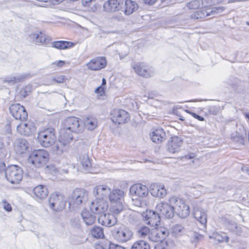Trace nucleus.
Instances as JSON below:
<instances>
[{"label":"nucleus","instance_id":"nucleus-1","mask_svg":"<svg viewBox=\"0 0 249 249\" xmlns=\"http://www.w3.org/2000/svg\"><path fill=\"white\" fill-rule=\"evenodd\" d=\"M89 196L88 192L85 189H74L69 198L70 207L73 210L84 207L89 200Z\"/></svg>","mask_w":249,"mask_h":249},{"label":"nucleus","instance_id":"nucleus-2","mask_svg":"<svg viewBox=\"0 0 249 249\" xmlns=\"http://www.w3.org/2000/svg\"><path fill=\"white\" fill-rule=\"evenodd\" d=\"M49 154L44 149L35 150L32 152L28 159V162L37 168L44 166L49 160Z\"/></svg>","mask_w":249,"mask_h":249},{"label":"nucleus","instance_id":"nucleus-3","mask_svg":"<svg viewBox=\"0 0 249 249\" xmlns=\"http://www.w3.org/2000/svg\"><path fill=\"white\" fill-rule=\"evenodd\" d=\"M37 139L40 145L44 147H50L56 141L55 131L53 128L48 127L38 134Z\"/></svg>","mask_w":249,"mask_h":249},{"label":"nucleus","instance_id":"nucleus-4","mask_svg":"<svg viewBox=\"0 0 249 249\" xmlns=\"http://www.w3.org/2000/svg\"><path fill=\"white\" fill-rule=\"evenodd\" d=\"M169 203L174 206L176 214L180 218H184L189 215L190 208L182 199L173 196L169 198Z\"/></svg>","mask_w":249,"mask_h":249},{"label":"nucleus","instance_id":"nucleus-5","mask_svg":"<svg viewBox=\"0 0 249 249\" xmlns=\"http://www.w3.org/2000/svg\"><path fill=\"white\" fill-rule=\"evenodd\" d=\"M5 177L11 183L18 184L23 178V170L21 167L17 165H11L6 168Z\"/></svg>","mask_w":249,"mask_h":249},{"label":"nucleus","instance_id":"nucleus-6","mask_svg":"<svg viewBox=\"0 0 249 249\" xmlns=\"http://www.w3.org/2000/svg\"><path fill=\"white\" fill-rule=\"evenodd\" d=\"M112 235L118 242L126 243L131 240L133 236V232L129 228L123 226L116 227L113 231Z\"/></svg>","mask_w":249,"mask_h":249},{"label":"nucleus","instance_id":"nucleus-7","mask_svg":"<svg viewBox=\"0 0 249 249\" xmlns=\"http://www.w3.org/2000/svg\"><path fill=\"white\" fill-rule=\"evenodd\" d=\"M48 201L50 208L55 212L61 211L66 206L65 196L59 193L52 194Z\"/></svg>","mask_w":249,"mask_h":249},{"label":"nucleus","instance_id":"nucleus-8","mask_svg":"<svg viewBox=\"0 0 249 249\" xmlns=\"http://www.w3.org/2000/svg\"><path fill=\"white\" fill-rule=\"evenodd\" d=\"M64 127L75 133L82 132L84 130L83 123L79 118L73 116L68 117L65 119Z\"/></svg>","mask_w":249,"mask_h":249},{"label":"nucleus","instance_id":"nucleus-9","mask_svg":"<svg viewBox=\"0 0 249 249\" xmlns=\"http://www.w3.org/2000/svg\"><path fill=\"white\" fill-rule=\"evenodd\" d=\"M223 7H214L212 9L208 8L206 10L196 11L192 15L191 18L194 19H199L210 16H214L215 14L220 13L224 10Z\"/></svg>","mask_w":249,"mask_h":249},{"label":"nucleus","instance_id":"nucleus-10","mask_svg":"<svg viewBox=\"0 0 249 249\" xmlns=\"http://www.w3.org/2000/svg\"><path fill=\"white\" fill-rule=\"evenodd\" d=\"M156 211L160 212V217L163 216L168 219H171L174 216L175 211L174 206L169 203L161 202L159 203L156 208Z\"/></svg>","mask_w":249,"mask_h":249},{"label":"nucleus","instance_id":"nucleus-11","mask_svg":"<svg viewBox=\"0 0 249 249\" xmlns=\"http://www.w3.org/2000/svg\"><path fill=\"white\" fill-rule=\"evenodd\" d=\"M129 119L128 113L123 109H114L111 112V121L116 124L125 123Z\"/></svg>","mask_w":249,"mask_h":249},{"label":"nucleus","instance_id":"nucleus-12","mask_svg":"<svg viewBox=\"0 0 249 249\" xmlns=\"http://www.w3.org/2000/svg\"><path fill=\"white\" fill-rule=\"evenodd\" d=\"M142 217L145 223L152 227L158 226L160 222V216L157 211L147 210L143 213Z\"/></svg>","mask_w":249,"mask_h":249},{"label":"nucleus","instance_id":"nucleus-13","mask_svg":"<svg viewBox=\"0 0 249 249\" xmlns=\"http://www.w3.org/2000/svg\"><path fill=\"white\" fill-rule=\"evenodd\" d=\"M9 110L11 114L17 120L24 121L28 118V114L25 107L19 104L11 105Z\"/></svg>","mask_w":249,"mask_h":249},{"label":"nucleus","instance_id":"nucleus-14","mask_svg":"<svg viewBox=\"0 0 249 249\" xmlns=\"http://www.w3.org/2000/svg\"><path fill=\"white\" fill-rule=\"evenodd\" d=\"M89 207L92 213L97 214H101L107 210L108 202L106 200L96 198L94 201L91 203Z\"/></svg>","mask_w":249,"mask_h":249},{"label":"nucleus","instance_id":"nucleus-15","mask_svg":"<svg viewBox=\"0 0 249 249\" xmlns=\"http://www.w3.org/2000/svg\"><path fill=\"white\" fill-rule=\"evenodd\" d=\"M132 67L140 76L147 78L151 76L153 74V69L144 63H134Z\"/></svg>","mask_w":249,"mask_h":249},{"label":"nucleus","instance_id":"nucleus-16","mask_svg":"<svg viewBox=\"0 0 249 249\" xmlns=\"http://www.w3.org/2000/svg\"><path fill=\"white\" fill-rule=\"evenodd\" d=\"M111 191V189L107 185H100L94 188L93 193L96 198L107 201Z\"/></svg>","mask_w":249,"mask_h":249},{"label":"nucleus","instance_id":"nucleus-17","mask_svg":"<svg viewBox=\"0 0 249 249\" xmlns=\"http://www.w3.org/2000/svg\"><path fill=\"white\" fill-rule=\"evenodd\" d=\"M107 62L105 57H96L92 59L86 64L87 68L91 71H99L105 68Z\"/></svg>","mask_w":249,"mask_h":249},{"label":"nucleus","instance_id":"nucleus-18","mask_svg":"<svg viewBox=\"0 0 249 249\" xmlns=\"http://www.w3.org/2000/svg\"><path fill=\"white\" fill-rule=\"evenodd\" d=\"M124 0H108L104 4V9L107 12H115L123 9Z\"/></svg>","mask_w":249,"mask_h":249},{"label":"nucleus","instance_id":"nucleus-19","mask_svg":"<svg viewBox=\"0 0 249 249\" xmlns=\"http://www.w3.org/2000/svg\"><path fill=\"white\" fill-rule=\"evenodd\" d=\"M98 223L106 227H111L115 225L117 222V217L112 213L101 214L98 218Z\"/></svg>","mask_w":249,"mask_h":249},{"label":"nucleus","instance_id":"nucleus-20","mask_svg":"<svg viewBox=\"0 0 249 249\" xmlns=\"http://www.w3.org/2000/svg\"><path fill=\"white\" fill-rule=\"evenodd\" d=\"M183 142L178 137H174L171 138L167 144V150L168 152L172 154L178 152L181 149Z\"/></svg>","mask_w":249,"mask_h":249},{"label":"nucleus","instance_id":"nucleus-21","mask_svg":"<svg viewBox=\"0 0 249 249\" xmlns=\"http://www.w3.org/2000/svg\"><path fill=\"white\" fill-rule=\"evenodd\" d=\"M130 193L133 196L135 195L140 197L147 196L148 194L147 187L142 184H136L133 185L130 188Z\"/></svg>","mask_w":249,"mask_h":249},{"label":"nucleus","instance_id":"nucleus-22","mask_svg":"<svg viewBox=\"0 0 249 249\" xmlns=\"http://www.w3.org/2000/svg\"><path fill=\"white\" fill-rule=\"evenodd\" d=\"M30 38L35 42L36 44L45 46H47L51 40V38L49 36L41 32L31 34Z\"/></svg>","mask_w":249,"mask_h":249},{"label":"nucleus","instance_id":"nucleus-23","mask_svg":"<svg viewBox=\"0 0 249 249\" xmlns=\"http://www.w3.org/2000/svg\"><path fill=\"white\" fill-rule=\"evenodd\" d=\"M34 197L38 201L44 199L48 195V191L46 186L39 185L33 189Z\"/></svg>","mask_w":249,"mask_h":249},{"label":"nucleus","instance_id":"nucleus-24","mask_svg":"<svg viewBox=\"0 0 249 249\" xmlns=\"http://www.w3.org/2000/svg\"><path fill=\"white\" fill-rule=\"evenodd\" d=\"M17 131L21 135L29 136L32 134L35 130L34 126L31 124L21 123L17 127Z\"/></svg>","mask_w":249,"mask_h":249},{"label":"nucleus","instance_id":"nucleus-25","mask_svg":"<svg viewBox=\"0 0 249 249\" xmlns=\"http://www.w3.org/2000/svg\"><path fill=\"white\" fill-rule=\"evenodd\" d=\"M239 130L240 131H236L231 134V139L233 142L238 145H243L244 144L246 133L245 130L243 127L242 129H240Z\"/></svg>","mask_w":249,"mask_h":249},{"label":"nucleus","instance_id":"nucleus-26","mask_svg":"<svg viewBox=\"0 0 249 249\" xmlns=\"http://www.w3.org/2000/svg\"><path fill=\"white\" fill-rule=\"evenodd\" d=\"M150 189L151 194L154 197L162 198L166 195V191L163 185L153 183L150 185Z\"/></svg>","mask_w":249,"mask_h":249},{"label":"nucleus","instance_id":"nucleus-27","mask_svg":"<svg viewBox=\"0 0 249 249\" xmlns=\"http://www.w3.org/2000/svg\"><path fill=\"white\" fill-rule=\"evenodd\" d=\"M29 147L28 142L23 139H18L14 143V149L18 154L25 153Z\"/></svg>","mask_w":249,"mask_h":249},{"label":"nucleus","instance_id":"nucleus-28","mask_svg":"<svg viewBox=\"0 0 249 249\" xmlns=\"http://www.w3.org/2000/svg\"><path fill=\"white\" fill-rule=\"evenodd\" d=\"M124 192L120 189H114L111 191L108 197L109 201L112 203L124 202Z\"/></svg>","mask_w":249,"mask_h":249},{"label":"nucleus","instance_id":"nucleus-29","mask_svg":"<svg viewBox=\"0 0 249 249\" xmlns=\"http://www.w3.org/2000/svg\"><path fill=\"white\" fill-rule=\"evenodd\" d=\"M124 8L122 10L126 15H130L135 12L138 8V4L131 0H124Z\"/></svg>","mask_w":249,"mask_h":249},{"label":"nucleus","instance_id":"nucleus-30","mask_svg":"<svg viewBox=\"0 0 249 249\" xmlns=\"http://www.w3.org/2000/svg\"><path fill=\"white\" fill-rule=\"evenodd\" d=\"M195 218L204 227H205L207 221V215L206 212L200 208L195 209Z\"/></svg>","mask_w":249,"mask_h":249},{"label":"nucleus","instance_id":"nucleus-31","mask_svg":"<svg viewBox=\"0 0 249 249\" xmlns=\"http://www.w3.org/2000/svg\"><path fill=\"white\" fill-rule=\"evenodd\" d=\"M151 140L154 142L160 143L166 139V134L163 129L159 128L152 132Z\"/></svg>","mask_w":249,"mask_h":249},{"label":"nucleus","instance_id":"nucleus-32","mask_svg":"<svg viewBox=\"0 0 249 249\" xmlns=\"http://www.w3.org/2000/svg\"><path fill=\"white\" fill-rule=\"evenodd\" d=\"M72 133L70 130H67V129L63 127L60 130L59 140L61 141V142H63L64 144L67 145L73 139Z\"/></svg>","mask_w":249,"mask_h":249},{"label":"nucleus","instance_id":"nucleus-33","mask_svg":"<svg viewBox=\"0 0 249 249\" xmlns=\"http://www.w3.org/2000/svg\"><path fill=\"white\" fill-rule=\"evenodd\" d=\"M83 124L89 130H93L96 128L98 125L97 119L92 116L87 117L84 121Z\"/></svg>","mask_w":249,"mask_h":249},{"label":"nucleus","instance_id":"nucleus-34","mask_svg":"<svg viewBox=\"0 0 249 249\" xmlns=\"http://www.w3.org/2000/svg\"><path fill=\"white\" fill-rule=\"evenodd\" d=\"M89 235L96 239H102L105 236L104 229L100 226H94L90 228Z\"/></svg>","mask_w":249,"mask_h":249},{"label":"nucleus","instance_id":"nucleus-35","mask_svg":"<svg viewBox=\"0 0 249 249\" xmlns=\"http://www.w3.org/2000/svg\"><path fill=\"white\" fill-rule=\"evenodd\" d=\"M81 215L83 221L87 225H91L95 221V216L86 210H83Z\"/></svg>","mask_w":249,"mask_h":249},{"label":"nucleus","instance_id":"nucleus-36","mask_svg":"<svg viewBox=\"0 0 249 249\" xmlns=\"http://www.w3.org/2000/svg\"><path fill=\"white\" fill-rule=\"evenodd\" d=\"M170 232L172 236L178 238L184 234L185 230L181 225L176 224L171 227Z\"/></svg>","mask_w":249,"mask_h":249},{"label":"nucleus","instance_id":"nucleus-37","mask_svg":"<svg viewBox=\"0 0 249 249\" xmlns=\"http://www.w3.org/2000/svg\"><path fill=\"white\" fill-rule=\"evenodd\" d=\"M80 165L82 169L85 171H89L91 166V164L88 155L86 154L81 156L79 157Z\"/></svg>","mask_w":249,"mask_h":249},{"label":"nucleus","instance_id":"nucleus-38","mask_svg":"<svg viewBox=\"0 0 249 249\" xmlns=\"http://www.w3.org/2000/svg\"><path fill=\"white\" fill-rule=\"evenodd\" d=\"M74 46V43L67 41H57L52 43V47L59 49L65 50Z\"/></svg>","mask_w":249,"mask_h":249},{"label":"nucleus","instance_id":"nucleus-39","mask_svg":"<svg viewBox=\"0 0 249 249\" xmlns=\"http://www.w3.org/2000/svg\"><path fill=\"white\" fill-rule=\"evenodd\" d=\"M67 144H64L63 142H61L59 140L58 142H55L52 145V151L57 155H61L65 149Z\"/></svg>","mask_w":249,"mask_h":249},{"label":"nucleus","instance_id":"nucleus-40","mask_svg":"<svg viewBox=\"0 0 249 249\" xmlns=\"http://www.w3.org/2000/svg\"><path fill=\"white\" fill-rule=\"evenodd\" d=\"M29 74H21L16 76H13L7 78L4 81L11 85H13L16 83L21 82L26 79Z\"/></svg>","mask_w":249,"mask_h":249},{"label":"nucleus","instance_id":"nucleus-41","mask_svg":"<svg viewBox=\"0 0 249 249\" xmlns=\"http://www.w3.org/2000/svg\"><path fill=\"white\" fill-rule=\"evenodd\" d=\"M210 238L214 239L218 243H221L225 241L227 243L229 241V237L227 234L224 232H213Z\"/></svg>","mask_w":249,"mask_h":249},{"label":"nucleus","instance_id":"nucleus-42","mask_svg":"<svg viewBox=\"0 0 249 249\" xmlns=\"http://www.w3.org/2000/svg\"><path fill=\"white\" fill-rule=\"evenodd\" d=\"M131 249H150L149 244L145 240H140L135 242Z\"/></svg>","mask_w":249,"mask_h":249},{"label":"nucleus","instance_id":"nucleus-43","mask_svg":"<svg viewBox=\"0 0 249 249\" xmlns=\"http://www.w3.org/2000/svg\"><path fill=\"white\" fill-rule=\"evenodd\" d=\"M159 233L157 228L152 229L150 231V233L148 235L149 240L153 242H162V241Z\"/></svg>","mask_w":249,"mask_h":249},{"label":"nucleus","instance_id":"nucleus-44","mask_svg":"<svg viewBox=\"0 0 249 249\" xmlns=\"http://www.w3.org/2000/svg\"><path fill=\"white\" fill-rule=\"evenodd\" d=\"M123 203L120 202V203H115L112 208V212L113 214L116 216L117 215L119 214L124 210Z\"/></svg>","mask_w":249,"mask_h":249},{"label":"nucleus","instance_id":"nucleus-45","mask_svg":"<svg viewBox=\"0 0 249 249\" xmlns=\"http://www.w3.org/2000/svg\"><path fill=\"white\" fill-rule=\"evenodd\" d=\"M151 231L150 229L146 226L141 227L138 231V235L141 238H145L146 236L148 237L149 234L150 233Z\"/></svg>","mask_w":249,"mask_h":249},{"label":"nucleus","instance_id":"nucleus-46","mask_svg":"<svg viewBox=\"0 0 249 249\" xmlns=\"http://www.w3.org/2000/svg\"><path fill=\"white\" fill-rule=\"evenodd\" d=\"M32 86L29 84L25 86L23 88L21 89L19 93L20 97L22 98H25L32 91Z\"/></svg>","mask_w":249,"mask_h":249},{"label":"nucleus","instance_id":"nucleus-47","mask_svg":"<svg viewBox=\"0 0 249 249\" xmlns=\"http://www.w3.org/2000/svg\"><path fill=\"white\" fill-rule=\"evenodd\" d=\"M157 228L159 233V234L160 235L162 241H163L168 236L169 232L165 227H157Z\"/></svg>","mask_w":249,"mask_h":249},{"label":"nucleus","instance_id":"nucleus-48","mask_svg":"<svg viewBox=\"0 0 249 249\" xmlns=\"http://www.w3.org/2000/svg\"><path fill=\"white\" fill-rule=\"evenodd\" d=\"M65 78L64 76H58L56 77H54L52 78L50 80L48 81L47 85H53L54 82H56L57 83H62L64 82Z\"/></svg>","mask_w":249,"mask_h":249},{"label":"nucleus","instance_id":"nucleus-49","mask_svg":"<svg viewBox=\"0 0 249 249\" xmlns=\"http://www.w3.org/2000/svg\"><path fill=\"white\" fill-rule=\"evenodd\" d=\"M200 6V0H194L188 2L187 7L190 9H196Z\"/></svg>","mask_w":249,"mask_h":249},{"label":"nucleus","instance_id":"nucleus-50","mask_svg":"<svg viewBox=\"0 0 249 249\" xmlns=\"http://www.w3.org/2000/svg\"><path fill=\"white\" fill-rule=\"evenodd\" d=\"M110 242L108 241H104L100 244L95 245V249H109Z\"/></svg>","mask_w":249,"mask_h":249},{"label":"nucleus","instance_id":"nucleus-51","mask_svg":"<svg viewBox=\"0 0 249 249\" xmlns=\"http://www.w3.org/2000/svg\"><path fill=\"white\" fill-rule=\"evenodd\" d=\"M3 208L7 212H11L12 211V207L10 204L8 203L5 200H3L1 202Z\"/></svg>","mask_w":249,"mask_h":249},{"label":"nucleus","instance_id":"nucleus-52","mask_svg":"<svg viewBox=\"0 0 249 249\" xmlns=\"http://www.w3.org/2000/svg\"><path fill=\"white\" fill-rule=\"evenodd\" d=\"M190 234L193 236L194 241H198L200 238L201 237V235L196 232H191Z\"/></svg>","mask_w":249,"mask_h":249},{"label":"nucleus","instance_id":"nucleus-53","mask_svg":"<svg viewBox=\"0 0 249 249\" xmlns=\"http://www.w3.org/2000/svg\"><path fill=\"white\" fill-rule=\"evenodd\" d=\"M110 248H109V249H125V248L121 246L114 244L112 243H110Z\"/></svg>","mask_w":249,"mask_h":249},{"label":"nucleus","instance_id":"nucleus-54","mask_svg":"<svg viewBox=\"0 0 249 249\" xmlns=\"http://www.w3.org/2000/svg\"><path fill=\"white\" fill-rule=\"evenodd\" d=\"M95 92L97 93L100 94L101 95H102L104 93V88L102 86H101L96 89Z\"/></svg>","mask_w":249,"mask_h":249},{"label":"nucleus","instance_id":"nucleus-55","mask_svg":"<svg viewBox=\"0 0 249 249\" xmlns=\"http://www.w3.org/2000/svg\"><path fill=\"white\" fill-rule=\"evenodd\" d=\"M65 64V62L62 60H59L52 63V65H56L58 67H61Z\"/></svg>","mask_w":249,"mask_h":249},{"label":"nucleus","instance_id":"nucleus-56","mask_svg":"<svg viewBox=\"0 0 249 249\" xmlns=\"http://www.w3.org/2000/svg\"><path fill=\"white\" fill-rule=\"evenodd\" d=\"M0 151H1V157L5 156V149L3 147V143L0 142Z\"/></svg>","mask_w":249,"mask_h":249},{"label":"nucleus","instance_id":"nucleus-57","mask_svg":"<svg viewBox=\"0 0 249 249\" xmlns=\"http://www.w3.org/2000/svg\"><path fill=\"white\" fill-rule=\"evenodd\" d=\"M192 115L196 119H197L199 121H204V119L203 117L200 116L197 114L193 112L192 113Z\"/></svg>","mask_w":249,"mask_h":249},{"label":"nucleus","instance_id":"nucleus-58","mask_svg":"<svg viewBox=\"0 0 249 249\" xmlns=\"http://www.w3.org/2000/svg\"><path fill=\"white\" fill-rule=\"evenodd\" d=\"M6 169L5 164L3 162H0V173L3 172L5 173Z\"/></svg>","mask_w":249,"mask_h":249},{"label":"nucleus","instance_id":"nucleus-59","mask_svg":"<svg viewBox=\"0 0 249 249\" xmlns=\"http://www.w3.org/2000/svg\"><path fill=\"white\" fill-rule=\"evenodd\" d=\"M196 155L195 153H189L184 156V158L186 159H192L196 157Z\"/></svg>","mask_w":249,"mask_h":249},{"label":"nucleus","instance_id":"nucleus-60","mask_svg":"<svg viewBox=\"0 0 249 249\" xmlns=\"http://www.w3.org/2000/svg\"><path fill=\"white\" fill-rule=\"evenodd\" d=\"M144 3L148 5H152L154 4L157 0H143Z\"/></svg>","mask_w":249,"mask_h":249},{"label":"nucleus","instance_id":"nucleus-61","mask_svg":"<svg viewBox=\"0 0 249 249\" xmlns=\"http://www.w3.org/2000/svg\"><path fill=\"white\" fill-rule=\"evenodd\" d=\"M241 170L243 172L246 173L249 175V167L243 166Z\"/></svg>","mask_w":249,"mask_h":249},{"label":"nucleus","instance_id":"nucleus-62","mask_svg":"<svg viewBox=\"0 0 249 249\" xmlns=\"http://www.w3.org/2000/svg\"><path fill=\"white\" fill-rule=\"evenodd\" d=\"M107 82L105 78H103L102 80V85L104 88V86L106 85Z\"/></svg>","mask_w":249,"mask_h":249},{"label":"nucleus","instance_id":"nucleus-63","mask_svg":"<svg viewBox=\"0 0 249 249\" xmlns=\"http://www.w3.org/2000/svg\"><path fill=\"white\" fill-rule=\"evenodd\" d=\"M203 101V100L202 99H196V100H191V101H189L188 102H201Z\"/></svg>","mask_w":249,"mask_h":249},{"label":"nucleus","instance_id":"nucleus-64","mask_svg":"<svg viewBox=\"0 0 249 249\" xmlns=\"http://www.w3.org/2000/svg\"><path fill=\"white\" fill-rule=\"evenodd\" d=\"M186 112H187L188 113L192 115V113H193V112L189 110H186Z\"/></svg>","mask_w":249,"mask_h":249}]
</instances>
